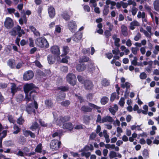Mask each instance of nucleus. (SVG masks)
<instances>
[{
    "instance_id": "nucleus-1",
    "label": "nucleus",
    "mask_w": 159,
    "mask_h": 159,
    "mask_svg": "<svg viewBox=\"0 0 159 159\" xmlns=\"http://www.w3.org/2000/svg\"><path fill=\"white\" fill-rule=\"evenodd\" d=\"M25 93V99L28 102L34 100V107L35 109L38 108V105L37 102L35 101L34 98L37 95V92L36 90H24Z\"/></svg>"
},
{
    "instance_id": "nucleus-2",
    "label": "nucleus",
    "mask_w": 159,
    "mask_h": 159,
    "mask_svg": "<svg viewBox=\"0 0 159 159\" xmlns=\"http://www.w3.org/2000/svg\"><path fill=\"white\" fill-rule=\"evenodd\" d=\"M35 43L38 47L41 48H48L49 47L48 43L44 37H40L37 39Z\"/></svg>"
},
{
    "instance_id": "nucleus-3",
    "label": "nucleus",
    "mask_w": 159,
    "mask_h": 159,
    "mask_svg": "<svg viewBox=\"0 0 159 159\" xmlns=\"http://www.w3.org/2000/svg\"><path fill=\"white\" fill-rule=\"evenodd\" d=\"M70 119V116L69 115L63 116H60L57 118H55L54 121L57 125L61 126L66 122L69 121Z\"/></svg>"
},
{
    "instance_id": "nucleus-4",
    "label": "nucleus",
    "mask_w": 159,
    "mask_h": 159,
    "mask_svg": "<svg viewBox=\"0 0 159 159\" xmlns=\"http://www.w3.org/2000/svg\"><path fill=\"white\" fill-rule=\"evenodd\" d=\"M66 80L67 82L72 85L76 84V78L75 75L73 73H69L66 76Z\"/></svg>"
},
{
    "instance_id": "nucleus-5",
    "label": "nucleus",
    "mask_w": 159,
    "mask_h": 159,
    "mask_svg": "<svg viewBox=\"0 0 159 159\" xmlns=\"http://www.w3.org/2000/svg\"><path fill=\"white\" fill-rule=\"evenodd\" d=\"M34 73L31 70L25 71L23 75V78L25 81H28L32 79L34 76Z\"/></svg>"
},
{
    "instance_id": "nucleus-6",
    "label": "nucleus",
    "mask_w": 159,
    "mask_h": 159,
    "mask_svg": "<svg viewBox=\"0 0 159 159\" xmlns=\"http://www.w3.org/2000/svg\"><path fill=\"white\" fill-rule=\"evenodd\" d=\"M34 103L31 102L27 105L25 111L29 114H33L35 116L36 114L35 109L34 108Z\"/></svg>"
},
{
    "instance_id": "nucleus-7",
    "label": "nucleus",
    "mask_w": 159,
    "mask_h": 159,
    "mask_svg": "<svg viewBox=\"0 0 159 159\" xmlns=\"http://www.w3.org/2000/svg\"><path fill=\"white\" fill-rule=\"evenodd\" d=\"M68 27L71 32H74L76 30L77 26L75 22L72 20L68 23Z\"/></svg>"
},
{
    "instance_id": "nucleus-8",
    "label": "nucleus",
    "mask_w": 159,
    "mask_h": 159,
    "mask_svg": "<svg viewBox=\"0 0 159 159\" xmlns=\"http://www.w3.org/2000/svg\"><path fill=\"white\" fill-rule=\"evenodd\" d=\"M50 51L52 53L58 56L60 54L59 48L57 46H53L50 48Z\"/></svg>"
},
{
    "instance_id": "nucleus-9",
    "label": "nucleus",
    "mask_w": 159,
    "mask_h": 159,
    "mask_svg": "<svg viewBox=\"0 0 159 159\" xmlns=\"http://www.w3.org/2000/svg\"><path fill=\"white\" fill-rule=\"evenodd\" d=\"M4 25L7 29H10L12 27L13 25L12 20L9 17L7 18L4 22Z\"/></svg>"
},
{
    "instance_id": "nucleus-10",
    "label": "nucleus",
    "mask_w": 159,
    "mask_h": 159,
    "mask_svg": "<svg viewBox=\"0 0 159 159\" xmlns=\"http://www.w3.org/2000/svg\"><path fill=\"white\" fill-rule=\"evenodd\" d=\"M57 140L54 139L50 143V147L53 151L57 150L58 149V147H57Z\"/></svg>"
},
{
    "instance_id": "nucleus-11",
    "label": "nucleus",
    "mask_w": 159,
    "mask_h": 159,
    "mask_svg": "<svg viewBox=\"0 0 159 159\" xmlns=\"http://www.w3.org/2000/svg\"><path fill=\"white\" fill-rule=\"evenodd\" d=\"M82 36V34L80 32H77L73 36V40L76 42H78L81 39Z\"/></svg>"
},
{
    "instance_id": "nucleus-12",
    "label": "nucleus",
    "mask_w": 159,
    "mask_h": 159,
    "mask_svg": "<svg viewBox=\"0 0 159 159\" xmlns=\"http://www.w3.org/2000/svg\"><path fill=\"white\" fill-rule=\"evenodd\" d=\"M4 129V127L0 123V138L2 139L4 138L7 135V130H4L2 131Z\"/></svg>"
},
{
    "instance_id": "nucleus-13",
    "label": "nucleus",
    "mask_w": 159,
    "mask_h": 159,
    "mask_svg": "<svg viewBox=\"0 0 159 159\" xmlns=\"http://www.w3.org/2000/svg\"><path fill=\"white\" fill-rule=\"evenodd\" d=\"M38 89L34 84L32 83L26 84L24 86V89Z\"/></svg>"
},
{
    "instance_id": "nucleus-14",
    "label": "nucleus",
    "mask_w": 159,
    "mask_h": 159,
    "mask_svg": "<svg viewBox=\"0 0 159 159\" xmlns=\"http://www.w3.org/2000/svg\"><path fill=\"white\" fill-rule=\"evenodd\" d=\"M67 90H61V91L58 94L57 100L60 101L61 100L65 98L66 96V94L63 92Z\"/></svg>"
},
{
    "instance_id": "nucleus-15",
    "label": "nucleus",
    "mask_w": 159,
    "mask_h": 159,
    "mask_svg": "<svg viewBox=\"0 0 159 159\" xmlns=\"http://www.w3.org/2000/svg\"><path fill=\"white\" fill-rule=\"evenodd\" d=\"M48 13L49 16L53 18L55 15V11L54 8L52 6H50L48 9Z\"/></svg>"
},
{
    "instance_id": "nucleus-16",
    "label": "nucleus",
    "mask_w": 159,
    "mask_h": 159,
    "mask_svg": "<svg viewBox=\"0 0 159 159\" xmlns=\"http://www.w3.org/2000/svg\"><path fill=\"white\" fill-rule=\"evenodd\" d=\"M21 28L20 26L19 25H17L16 27L14 28L12 31L11 34L15 36L17 34V32L18 33V35H20V31L21 30Z\"/></svg>"
},
{
    "instance_id": "nucleus-17",
    "label": "nucleus",
    "mask_w": 159,
    "mask_h": 159,
    "mask_svg": "<svg viewBox=\"0 0 159 159\" xmlns=\"http://www.w3.org/2000/svg\"><path fill=\"white\" fill-rule=\"evenodd\" d=\"M63 129H68L71 130L73 129L72 124L71 122L64 123L63 125Z\"/></svg>"
},
{
    "instance_id": "nucleus-18",
    "label": "nucleus",
    "mask_w": 159,
    "mask_h": 159,
    "mask_svg": "<svg viewBox=\"0 0 159 159\" xmlns=\"http://www.w3.org/2000/svg\"><path fill=\"white\" fill-rule=\"evenodd\" d=\"M84 85L85 89H91L93 86L92 82L89 80L85 81L84 83Z\"/></svg>"
},
{
    "instance_id": "nucleus-19",
    "label": "nucleus",
    "mask_w": 159,
    "mask_h": 159,
    "mask_svg": "<svg viewBox=\"0 0 159 159\" xmlns=\"http://www.w3.org/2000/svg\"><path fill=\"white\" fill-rule=\"evenodd\" d=\"M114 121L112 118L110 116H107L102 118V123L108 122L111 123L112 122Z\"/></svg>"
},
{
    "instance_id": "nucleus-20",
    "label": "nucleus",
    "mask_w": 159,
    "mask_h": 159,
    "mask_svg": "<svg viewBox=\"0 0 159 159\" xmlns=\"http://www.w3.org/2000/svg\"><path fill=\"white\" fill-rule=\"evenodd\" d=\"M29 28L35 35L38 37L40 36V34L39 32L34 27L30 26L29 27Z\"/></svg>"
},
{
    "instance_id": "nucleus-21",
    "label": "nucleus",
    "mask_w": 159,
    "mask_h": 159,
    "mask_svg": "<svg viewBox=\"0 0 159 159\" xmlns=\"http://www.w3.org/2000/svg\"><path fill=\"white\" fill-rule=\"evenodd\" d=\"M45 104L48 108H52L53 106V103L51 99H46L45 101Z\"/></svg>"
},
{
    "instance_id": "nucleus-22",
    "label": "nucleus",
    "mask_w": 159,
    "mask_h": 159,
    "mask_svg": "<svg viewBox=\"0 0 159 159\" xmlns=\"http://www.w3.org/2000/svg\"><path fill=\"white\" fill-rule=\"evenodd\" d=\"M82 111L84 112H91L92 111V109L88 106H82L81 108Z\"/></svg>"
},
{
    "instance_id": "nucleus-23",
    "label": "nucleus",
    "mask_w": 159,
    "mask_h": 159,
    "mask_svg": "<svg viewBox=\"0 0 159 159\" xmlns=\"http://www.w3.org/2000/svg\"><path fill=\"white\" fill-rule=\"evenodd\" d=\"M85 66L84 64H80L76 66V70L79 72L85 70Z\"/></svg>"
},
{
    "instance_id": "nucleus-24",
    "label": "nucleus",
    "mask_w": 159,
    "mask_h": 159,
    "mask_svg": "<svg viewBox=\"0 0 159 159\" xmlns=\"http://www.w3.org/2000/svg\"><path fill=\"white\" fill-rule=\"evenodd\" d=\"M121 86L123 89H131L132 87V85L128 82L121 84Z\"/></svg>"
},
{
    "instance_id": "nucleus-25",
    "label": "nucleus",
    "mask_w": 159,
    "mask_h": 159,
    "mask_svg": "<svg viewBox=\"0 0 159 159\" xmlns=\"http://www.w3.org/2000/svg\"><path fill=\"white\" fill-rule=\"evenodd\" d=\"M139 25V23L136 20L133 21L130 24V29L131 30H133L135 28L134 26H138Z\"/></svg>"
},
{
    "instance_id": "nucleus-26",
    "label": "nucleus",
    "mask_w": 159,
    "mask_h": 159,
    "mask_svg": "<svg viewBox=\"0 0 159 159\" xmlns=\"http://www.w3.org/2000/svg\"><path fill=\"white\" fill-rule=\"evenodd\" d=\"M121 31L122 34L125 36H126L128 35L127 28L124 25H122L121 27Z\"/></svg>"
},
{
    "instance_id": "nucleus-27",
    "label": "nucleus",
    "mask_w": 159,
    "mask_h": 159,
    "mask_svg": "<svg viewBox=\"0 0 159 159\" xmlns=\"http://www.w3.org/2000/svg\"><path fill=\"white\" fill-rule=\"evenodd\" d=\"M7 64L11 68H14L15 67V61L13 59H10L7 62Z\"/></svg>"
},
{
    "instance_id": "nucleus-28",
    "label": "nucleus",
    "mask_w": 159,
    "mask_h": 159,
    "mask_svg": "<svg viewBox=\"0 0 159 159\" xmlns=\"http://www.w3.org/2000/svg\"><path fill=\"white\" fill-rule=\"evenodd\" d=\"M89 105L90 107L95 109L97 110V111L98 112H101V111L100 110V109H101V107L98 106H97L91 103H89Z\"/></svg>"
},
{
    "instance_id": "nucleus-29",
    "label": "nucleus",
    "mask_w": 159,
    "mask_h": 159,
    "mask_svg": "<svg viewBox=\"0 0 159 159\" xmlns=\"http://www.w3.org/2000/svg\"><path fill=\"white\" fill-rule=\"evenodd\" d=\"M47 58L48 62L49 64H52L55 62V59L52 55H48Z\"/></svg>"
},
{
    "instance_id": "nucleus-30",
    "label": "nucleus",
    "mask_w": 159,
    "mask_h": 159,
    "mask_svg": "<svg viewBox=\"0 0 159 159\" xmlns=\"http://www.w3.org/2000/svg\"><path fill=\"white\" fill-rule=\"evenodd\" d=\"M69 51L68 47L67 46H64L63 47L62 52L63 53L61 55L62 57L63 56L66 55Z\"/></svg>"
},
{
    "instance_id": "nucleus-31",
    "label": "nucleus",
    "mask_w": 159,
    "mask_h": 159,
    "mask_svg": "<svg viewBox=\"0 0 159 159\" xmlns=\"http://www.w3.org/2000/svg\"><path fill=\"white\" fill-rule=\"evenodd\" d=\"M39 126V125L37 122H35L30 127V129L34 131L37 129Z\"/></svg>"
},
{
    "instance_id": "nucleus-32",
    "label": "nucleus",
    "mask_w": 159,
    "mask_h": 159,
    "mask_svg": "<svg viewBox=\"0 0 159 159\" xmlns=\"http://www.w3.org/2000/svg\"><path fill=\"white\" fill-rule=\"evenodd\" d=\"M89 60V58L88 57L84 56L80 57L79 61L80 62H86L88 61Z\"/></svg>"
},
{
    "instance_id": "nucleus-33",
    "label": "nucleus",
    "mask_w": 159,
    "mask_h": 159,
    "mask_svg": "<svg viewBox=\"0 0 159 159\" xmlns=\"http://www.w3.org/2000/svg\"><path fill=\"white\" fill-rule=\"evenodd\" d=\"M14 129L15 130V131H14L13 133L14 134H18L20 131L21 130V129L18 126L15 125L14 126Z\"/></svg>"
},
{
    "instance_id": "nucleus-34",
    "label": "nucleus",
    "mask_w": 159,
    "mask_h": 159,
    "mask_svg": "<svg viewBox=\"0 0 159 159\" xmlns=\"http://www.w3.org/2000/svg\"><path fill=\"white\" fill-rule=\"evenodd\" d=\"M108 100L109 99L107 97H104L101 100V103L102 105H105L107 102Z\"/></svg>"
},
{
    "instance_id": "nucleus-35",
    "label": "nucleus",
    "mask_w": 159,
    "mask_h": 159,
    "mask_svg": "<svg viewBox=\"0 0 159 159\" xmlns=\"http://www.w3.org/2000/svg\"><path fill=\"white\" fill-rule=\"evenodd\" d=\"M26 18L25 15H24L19 20V22L20 25L24 23H26Z\"/></svg>"
},
{
    "instance_id": "nucleus-36",
    "label": "nucleus",
    "mask_w": 159,
    "mask_h": 159,
    "mask_svg": "<svg viewBox=\"0 0 159 159\" xmlns=\"http://www.w3.org/2000/svg\"><path fill=\"white\" fill-rule=\"evenodd\" d=\"M154 8L156 11H159V0H156L154 2Z\"/></svg>"
},
{
    "instance_id": "nucleus-37",
    "label": "nucleus",
    "mask_w": 159,
    "mask_h": 159,
    "mask_svg": "<svg viewBox=\"0 0 159 159\" xmlns=\"http://www.w3.org/2000/svg\"><path fill=\"white\" fill-rule=\"evenodd\" d=\"M102 84L103 86H107L110 84L109 81L106 79H104L102 80Z\"/></svg>"
},
{
    "instance_id": "nucleus-38",
    "label": "nucleus",
    "mask_w": 159,
    "mask_h": 159,
    "mask_svg": "<svg viewBox=\"0 0 159 159\" xmlns=\"http://www.w3.org/2000/svg\"><path fill=\"white\" fill-rule=\"evenodd\" d=\"M35 151L36 152L40 153L42 152V144H39L35 149Z\"/></svg>"
},
{
    "instance_id": "nucleus-39",
    "label": "nucleus",
    "mask_w": 159,
    "mask_h": 159,
    "mask_svg": "<svg viewBox=\"0 0 159 159\" xmlns=\"http://www.w3.org/2000/svg\"><path fill=\"white\" fill-rule=\"evenodd\" d=\"M24 96L22 94H19L16 97V101L17 102H20L23 100Z\"/></svg>"
},
{
    "instance_id": "nucleus-40",
    "label": "nucleus",
    "mask_w": 159,
    "mask_h": 159,
    "mask_svg": "<svg viewBox=\"0 0 159 159\" xmlns=\"http://www.w3.org/2000/svg\"><path fill=\"white\" fill-rule=\"evenodd\" d=\"M24 121L25 120L22 116L18 118L17 120V123L20 125H22L24 122Z\"/></svg>"
},
{
    "instance_id": "nucleus-41",
    "label": "nucleus",
    "mask_w": 159,
    "mask_h": 159,
    "mask_svg": "<svg viewBox=\"0 0 159 159\" xmlns=\"http://www.w3.org/2000/svg\"><path fill=\"white\" fill-rule=\"evenodd\" d=\"M62 16L63 18L66 20H68L70 18V16L67 14V12L66 11L64 12L63 13Z\"/></svg>"
},
{
    "instance_id": "nucleus-42",
    "label": "nucleus",
    "mask_w": 159,
    "mask_h": 159,
    "mask_svg": "<svg viewBox=\"0 0 159 159\" xmlns=\"http://www.w3.org/2000/svg\"><path fill=\"white\" fill-rule=\"evenodd\" d=\"M70 104V102L68 100H66L61 102V105L65 107H68Z\"/></svg>"
},
{
    "instance_id": "nucleus-43",
    "label": "nucleus",
    "mask_w": 159,
    "mask_h": 159,
    "mask_svg": "<svg viewBox=\"0 0 159 159\" xmlns=\"http://www.w3.org/2000/svg\"><path fill=\"white\" fill-rule=\"evenodd\" d=\"M145 17V13L144 12H141L140 11L138 12L137 15V17L139 18H144Z\"/></svg>"
},
{
    "instance_id": "nucleus-44",
    "label": "nucleus",
    "mask_w": 159,
    "mask_h": 159,
    "mask_svg": "<svg viewBox=\"0 0 159 159\" xmlns=\"http://www.w3.org/2000/svg\"><path fill=\"white\" fill-rule=\"evenodd\" d=\"M109 157L110 159L113 158L117 157L116 152L113 151H111L110 152Z\"/></svg>"
},
{
    "instance_id": "nucleus-45",
    "label": "nucleus",
    "mask_w": 159,
    "mask_h": 159,
    "mask_svg": "<svg viewBox=\"0 0 159 159\" xmlns=\"http://www.w3.org/2000/svg\"><path fill=\"white\" fill-rule=\"evenodd\" d=\"M10 84V86L11 87V89H21L17 87L14 83H11Z\"/></svg>"
},
{
    "instance_id": "nucleus-46",
    "label": "nucleus",
    "mask_w": 159,
    "mask_h": 159,
    "mask_svg": "<svg viewBox=\"0 0 159 159\" xmlns=\"http://www.w3.org/2000/svg\"><path fill=\"white\" fill-rule=\"evenodd\" d=\"M4 143L7 146H11L13 144L11 140L6 141L4 142Z\"/></svg>"
},
{
    "instance_id": "nucleus-47",
    "label": "nucleus",
    "mask_w": 159,
    "mask_h": 159,
    "mask_svg": "<svg viewBox=\"0 0 159 159\" xmlns=\"http://www.w3.org/2000/svg\"><path fill=\"white\" fill-rule=\"evenodd\" d=\"M140 78L141 79H145L147 77V74L144 72L141 73L139 76Z\"/></svg>"
},
{
    "instance_id": "nucleus-48",
    "label": "nucleus",
    "mask_w": 159,
    "mask_h": 159,
    "mask_svg": "<svg viewBox=\"0 0 159 159\" xmlns=\"http://www.w3.org/2000/svg\"><path fill=\"white\" fill-rule=\"evenodd\" d=\"M90 3L91 7H96L97 5V4L96 2V0H90Z\"/></svg>"
},
{
    "instance_id": "nucleus-49",
    "label": "nucleus",
    "mask_w": 159,
    "mask_h": 159,
    "mask_svg": "<svg viewBox=\"0 0 159 159\" xmlns=\"http://www.w3.org/2000/svg\"><path fill=\"white\" fill-rule=\"evenodd\" d=\"M143 155L145 157H148V151L147 149H145L143 151Z\"/></svg>"
},
{
    "instance_id": "nucleus-50",
    "label": "nucleus",
    "mask_w": 159,
    "mask_h": 159,
    "mask_svg": "<svg viewBox=\"0 0 159 159\" xmlns=\"http://www.w3.org/2000/svg\"><path fill=\"white\" fill-rule=\"evenodd\" d=\"M116 96V93H113L111 94L110 98V101L111 102L113 101L115 99Z\"/></svg>"
},
{
    "instance_id": "nucleus-51",
    "label": "nucleus",
    "mask_w": 159,
    "mask_h": 159,
    "mask_svg": "<svg viewBox=\"0 0 159 159\" xmlns=\"http://www.w3.org/2000/svg\"><path fill=\"white\" fill-rule=\"evenodd\" d=\"M138 10V9L135 7H132L131 10V12L133 16H134L136 15Z\"/></svg>"
},
{
    "instance_id": "nucleus-52",
    "label": "nucleus",
    "mask_w": 159,
    "mask_h": 159,
    "mask_svg": "<svg viewBox=\"0 0 159 159\" xmlns=\"http://www.w3.org/2000/svg\"><path fill=\"white\" fill-rule=\"evenodd\" d=\"M141 38V34L138 33H137L136 35L134 37V40L137 41L139 40Z\"/></svg>"
},
{
    "instance_id": "nucleus-53",
    "label": "nucleus",
    "mask_w": 159,
    "mask_h": 159,
    "mask_svg": "<svg viewBox=\"0 0 159 159\" xmlns=\"http://www.w3.org/2000/svg\"><path fill=\"white\" fill-rule=\"evenodd\" d=\"M8 119L9 121L11 123H14L15 122V120L14 119L12 115H9L8 117Z\"/></svg>"
},
{
    "instance_id": "nucleus-54",
    "label": "nucleus",
    "mask_w": 159,
    "mask_h": 159,
    "mask_svg": "<svg viewBox=\"0 0 159 159\" xmlns=\"http://www.w3.org/2000/svg\"><path fill=\"white\" fill-rule=\"evenodd\" d=\"M139 49L136 48H131V51L132 53L134 55H136L137 53V52Z\"/></svg>"
},
{
    "instance_id": "nucleus-55",
    "label": "nucleus",
    "mask_w": 159,
    "mask_h": 159,
    "mask_svg": "<svg viewBox=\"0 0 159 159\" xmlns=\"http://www.w3.org/2000/svg\"><path fill=\"white\" fill-rule=\"evenodd\" d=\"M102 119L101 118V116L100 114H98L97 116V119L96 120V122L100 123H102Z\"/></svg>"
},
{
    "instance_id": "nucleus-56",
    "label": "nucleus",
    "mask_w": 159,
    "mask_h": 159,
    "mask_svg": "<svg viewBox=\"0 0 159 159\" xmlns=\"http://www.w3.org/2000/svg\"><path fill=\"white\" fill-rule=\"evenodd\" d=\"M119 104L121 107H123L125 104L124 99L123 98H121L119 102Z\"/></svg>"
},
{
    "instance_id": "nucleus-57",
    "label": "nucleus",
    "mask_w": 159,
    "mask_h": 159,
    "mask_svg": "<svg viewBox=\"0 0 159 159\" xmlns=\"http://www.w3.org/2000/svg\"><path fill=\"white\" fill-rule=\"evenodd\" d=\"M61 70L64 72H67L68 71V69L66 66H62L61 67Z\"/></svg>"
},
{
    "instance_id": "nucleus-58",
    "label": "nucleus",
    "mask_w": 159,
    "mask_h": 159,
    "mask_svg": "<svg viewBox=\"0 0 159 159\" xmlns=\"http://www.w3.org/2000/svg\"><path fill=\"white\" fill-rule=\"evenodd\" d=\"M83 129V125L82 124L77 125L74 127V129Z\"/></svg>"
},
{
    "instance_id": "nucleus-59",
    "label": "nucleus",
    "mask_w": 159,
    "mask_h": 159,
    "mask_svg": "<svg viewBox=\"0 0 159 159\" xmlns=\"http://www.w3.org/2000/svg\"><path fill=\"white\" fill-rule=\"evenodd\" d=\"M107 25L109 26V30L110 31L112 30L113 28V25L110 23L109 22H107Z\"/></svg>"
},
{
    "instance_id": "nucleus-60",
    "label": "nucleus",
    "mask_w": 159,
    "mask_h": 159,
    "mask_svg": "<svg viewBox=\"0 0 159 159\" xmlns=\"http://www.w3.org/2000/svg\"><path fill=\"white\" fill-rule=\"evenodd\" d=\"M120 39L119 38L116 39L115 40L114 43L115 45L118 47L120 46V44L119 43V42L120 41Z\"/></svg>"
},
{
    "instance_id": "nucleus-61",
    "label": "nucleus",
    "mask_w": 159,
    "mask_h": 159,
    "mask_svg": "<svg viewBox=\"0 0 159 159\" xmlns=\"http://www.w3.org/2000/svg\"><path fill=\"white\" fill-rule=\"evenodd\" d=\"M159 51V46H156L155 47V48L154 49L153 52L155 54H157Z\"/></svg>"
},
{
    "instance_id": "nucleus-62",
    "label": "nucleus",
    "mask_w": 159,
    "mask_h": 159,
    "mask_svg": "<svg viewBox=\"0 0 159 159\" xmlns=\"http://www.w3.org/2000/svg\"><path fill=\"white\" fill-rule=\"evenodd\" d=\"M90 120V117L89 116H85L83 118L84 121L85 122H89Z\"/></svg>"
},
{
    "instance_id": "nucleus-63",
    "label": "nucleus",
    "mask_w": 159,
    "mask_h": 159,
    "mask_svg": "<svg viewBox=\"0 0 159 159\" xmlns=\"http://www.w3.org/2000/svg\"><path fill=\"white\" fill-rule=\"evenodd\" d=\"M61 28L58 25H56L55 27V32L60 33L61 32Z\"/></svg>"
},
{
    "instance_id": "nucleus-64",
    "label": "nucleus",
    "mask_w": 159,
    "mask_h": 159,
    "mask_svg": "<svg viewBox=\"0 0 159 159\" xmlns=\"http://www.w3.org/2000/svg\"><path fill=\"white\" fill-rule=\"evenodd\" d=\"M144 34L146 37L149 38H150L151 37L152 34L151 32L149 33V32H148L146 31H145L144 33Z\"/></svg>"
}]
</instances>
